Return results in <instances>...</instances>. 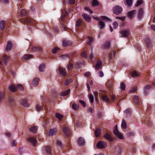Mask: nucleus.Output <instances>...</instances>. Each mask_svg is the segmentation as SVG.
Wrapping results in <instances>:
<instances>
[{"instance_id":"obj_15","label":"nucleus","mask_w":155,"mask_h":155,"mask_svg":"<svg viewBox=\"0 0 155 155\" xmlns=\"http://www.w3.org/2000/svg\"><path fill=\"white\" fill-rule=\"evenodd\" d=\"M8 101L10 105H13L15 104V101L13 97H10L8 99Z\"/></svg>"},{"instance_id":"obj_63","label":"nucleus","mask_w":155,"mask_h":155,"mask_svg":"<svg viewBox=\"0 0 155 155\" xmlns=\"http://www.w3.org/2000/svg\"><path fill=\"white\" fill-rule=\"evenodd\" d=\"M116 136L118 138L121 139H124V137L120 133L118 134Z\"/></svg>"},{"instance_id":"obj_49","label":"nucleus","mask_w":155,"mask_h":155,"mask_svg":"<svg viewBox=\"0 0 155 155\" xmlns=\"http://www.w3.org/2000/svg\"><path fill=\"white\" fill-rule=\"evenodd\" d=\"M132 76L133 77H138L139 74L135 71H133L131 73Z\"/></svg>"},{"instance_id":"obj_40","label":"nucleus","mask_w":155,"mask_h":155,"mask_svg":"<svg viewBox=\"0 0 155 155\" xmlns=\"http://www.w3.org/2000/svg\"><path fill=\"white\" fill-rule=\"evenodd\" d=\"M110 42L109 41L107 42L104 45V48L105 49H108L110 47Z\"/></svg>"},{"instance_id":"obj_3","label":"nucleus","mask_w":155,"mask_h":155,"mask_svg":"<svg viewBox=\"0 0 155 155\" xmlns=\"http://www.w3.org/2000/svg\"><path fill=\"white\" fill-rule=\"evenodd\" d=\"M62 130L65 136L69 137L71 134L69 129L66 127L64 126L63 127Z\"/></svg>"},{"instance_id":"obj_45","label":"nucleus","mask_w":155,"mask_h":155,"mask_svg":"<svg viewBox=\"0 0 155 155\" xmlns=\"http://www.w3.org/2000/svg\"><path fill=\"white\" fill-rule=\"evenodd\" d=\"M55 116L59 120L61 119L63 117V115L59 113H57L55 114Z\"/></svg>"},{"instance_id":"obj_41","label":"nucleus","mask_w":155,"mask_h":155,"mask_svg":"<svg viewBox=\"0 0 155 155\" xmlns=\"http://www.w3.org/2000/svg\"><path fill=\"white\" fill-rule=\"evenodd\" d=\"M73 81V79H70L65 81L64 85L65 86L68 85L69 84L71 83Z\"/></svg>"},{"instance_id":"obj_53","label":"nucleus","mask_w":155,"mask_h":155,"mask_svg":"<svg viewBox=\"0 0 155 155\" xmlns=\"http://www.w3.org/2000/svg\"><path fill=\"white\" fill-rule=\"evenodd\" d=\"M89 99L91 103H93L94 101V98L92 94H90L89 95Z\"/></svg>"},{"instance_id":"obj_26","label":"nucleus","mask_w":155,"mask_h":155,"mask_svg":"<svg viewBox=\"0 0 155 155\" xmlns=\"http://www.w3.org/2000/svg\"><path fill=\"white\" fill-rule=\"evenodd\" d=\"M102 100L107 103H109L110 100L106 95H104L102 96Z\"/></svg>"},{"instance_id":"obj_64","label":"nucleus","mask_w":155,"mask_h":155,"mask_svg":"<svg viewBox=\"0 0 155 155\" xmlns=\"http://www.w3.org/2000/svg\"><path fill=\"white\" fill-rule=\"evenodd\" d=\"M137 90V87L134 86L131 89L130 91V92H135Z\"/></svg>"},{"instance_id":"obj_42","label":"nucleus","mask_w":155,"mask_h":155,"mask_svg":"<svg viewBox=\"0 0 155 155\" xmlns=\"http://www.w3.org/2000/svg\"><path fill=\"white\" fill-rule=\"evenodd\" d=\"M99 5V2L97 0H93L92 3V5L93 6H95Z\"/></svg>"},{"instance_id":"obj_24","label":"nucleus","mask_w":155,"mask_h":155,"mask_svg":"<svg viewBox=\"0 0 155 155\" xmlns=\"http://www.w3.org/2000/svg\"><path fill=\"white\" fill-rule=\"evenodd\" d=\"M5 98V93L3 91H0V102Z\"/></svg>"},{"instance_id":"obj_8","label":"nucleus","mask_w":155,"mask_h":155,"mask_svg":"<svg viewBox=\"0 0 155 155\" xmlns=\"http://www.w3.org/2000/svg\"><path fill=\"white\" fill-rule=\"evenodd\" d=\"M120 33L122 37L124 38L128 37L129 34V31L127 30H123L120 31Z\"/></svg>"},{"instance_id":"obj_38","label":"nucleus","mask_w":155,"mask_h":155,"mask_svg":"<svg viewBox=\"0 0 155 155\" xmlns=\"http://www.w3.org/2000/svg\"><path fill=\"white\" fill-rule=\"evenodd\" d=\"M72 108L74 110H77L79 109V106L78 104H74L72 105Z\"/></svg>"},{"instance_id":"obj_48","label":"nucleus","mask_w":155,"mask_h":155,"mask_svg":"<svg viewBox=\"0 0 155 155\" xmlns=\"http://www.w3.org/2000/svg\"><path fill=\"white\" fill-rule=\"evenodd\" d=\"M101 18L105 21H110V19L105 16H102Z\"/></svg>"},{"instance_id":"obj_34","label":"nucleus","mask_w":155,"mask_h":155,"mask_svg":"<svg viewBox=\"0 0 155 155\" xmlns=\"http://www.w3.org/2000/svg\"><path fill=\"white\" fill-rule=\"evenodd\" d=\"M38 68L40 71H43L45 68V64L44 63L41 64L39 66Z\"/></svg>"},{"instance_id":"obj_22","label":"nucleus","mask_w":155,"mask_h":155,"mask_svg":"<svg viewBox=\"0 0 155 155\" xmlns=\"http://www.w3.org/2000/svg\"><path fill=\"white\" fill-rule=\"evenodd\" d=\"M151 88V86L147 85L144 87V94H147L149 90Z\"/></svg>"},{"instance_id":"obj_54","label":"nucleus","mask_w":155,"mask_h":155,"mask_svg":"<svg viewBox=\"0 0 155 155\" xmlns=\"http://www.w3.org/2000/svg\"><path fill=\"white\" fill-rule=\"evenodd\" d=\"M113 28L114 29H116L118 26V24L117 22L115 21L113 23Z\"/></svg>"},{"instance_id":"obj_30","label":"nucleus","mask_w":155,"mask_h":155,"mask_svg":"<svg viewBox=\"0 0 155 155\" xmlns=\"http://www.w3.org/2000/svg\"><path fill=\"white\" fill-rule=\"evenodd\" d=\"M32 50L33 51H36L38 52H42V49L39 47H34L32 48Z\"/></svg>"},{"instance_id":"obj_13","label":"nucleus","mask_w":155,"mask_h":155,"mask_svg":"<svg viewBox=\"0 0 155 155\" xmlns=\"http://www.w3.org/2000/svg\"><path fill=\"white\" fill-rule=\"evenodd\" d=\"M2 60L3 61V63L5 65H7L8 61V56L6 55H4L2 58Z\"/></svg>"},{"instance_id":"obj_32","label":"nucleus","mask_w":155,"mask_h":155,"mask_svg":"<svg viewBox=\"0 0 155 155\" xmlns=\"http://www.w3.org/2000/svg\"><path fill=\"white\" fill-rule=\"evenodd\" d=\"M101 129L99 128H97L95 131V134L96 137H99L100 135Z\"/></svg>"},{"instance_id":"obj_39","label":"nucleus","mask_w":155,"mask_h":155,"mask_svg":"<svg viewBox=\"0 0 155 155\" xmlns=\"http://www.w3.org/2000/svg\"><path fill=\"white\" fill-rule=\"evenodd\" d=\"M82 20L81 19H79L78 20L76 23V25L77 26H80L82 23Z\"/></svg>"},{"instance_id":"obj_20","label":"nucleus","mask_w":155,"mask_h":155,"mask_svg":"<svg viewBox=\"0 0 155 155\" xmlns=\"http://www.w3.org/2000/svg\"><path fill=\"white\" fill-rule=\"evenodd\" d=\"M56 132V130L55 129H51L49 130L48 133V135L49 136H52L54 135Z\"/></svg>"},{"instance_id":"obj_10","label":"nucleus","mask_w":155,"mask_h":155,"mask_svg":"<svg viewBox=\"0 0 155 155\" xmlns=\"http://www.w3.org/2000/svg\"><path fill=\"white\" fill-rule=\"evenodd\" d=\"M39 80L38 78H35L32 81L31 83V86L35 87L38 85V84Z\"/></svg>"},{"instance_id":"obj_55","label":"nucleus","mask_w":155,"mask_h":155,"mask_svg":"<svg viewBox=\"0 0 155 155\" xmlns=\"http://www.w3.org/2000/svg\"><path fill=\"white\" fill-rule=\"evenodd\" d=\"M62 13L61 14V20L62 21H64V20L65 19L66 17V14L67 13V12H65V14H63V12H62Z\"/></svg>"},{"instance_id":"obj_5","label":"nucleus","mask_w":155,"mask_h":155,"mask_svg":"<svg viewBox=\"0 0 155 155\" xmlns=\"http://www.w3.org/2000/svg\"><path fill=\"white\" fill-rule=\"evenodd\" d=\"M59 71L60 74L63 77H65L67 75L66 70L64 68L60 67L59 68Z\"/></svg>"},{"instance_id":"obj_62","label":"nucleus","mask_w":155,"mask_h":155,"mask_svg":"<svg viewBox=\"0 0 155 155\" xmlns=\"http://www.w3.org/2000/svg\"><path fill=\"white\" fill-rule=\"evenodd\" d=\"M79 102L84 107H85L86 106V104L85 102L81 100H79Z\"/></svg>"},{"instance_id":"obj_9","label":"nucleus","mask_w":155,"mask_h":155,"mask_svg":"<svg viewBox=\"0 0 155 155\" xmlns=\"http://www.w3.org/2000/svg\"><path fill=\"white\" fill-rule=\"evenodd\" d=\"M20 103L21 104L25 107H28L29 106L28 104L26 99H23L20 101Z\"/></svg>"},{"instance_id":"obj_29","label":"nucleus","mask_w":155,"mask_h":155,"mask_svg":"<svg viewBox=\"0 0 155 155\" xmlns=\"http://www.w3.org/2000/svg\"><path fill=\"white\" fill-rule=\"evenodd\" d=\"M37 129V127L34 126L30 128L29 129V131L33 133H35L36 132Z\"/></svg>"},{"instance_id":"obj_37","label":"nucleus","mask_w":155,"mask_h":155,"mask_svg":"<svg viewBox=\"0 0 155 155\" xmlns=\"http://www.w3.org/2000/svg\"><path fill=\"white\" fill-rule=\"evenodd\" d=\"M26 11L24 9H22L20 11V15L21 16H24L26 15Z\"/></svg>"},{"instance_id":"obj_1","label":"nucleus","mask_w":155,"mask_h":155,"mask_svg":"<svg viewBox=\"0 0 155 155\" xmlns=\"http://www.w3.org/2000/svg\"><path fill=\"white\" fill-rule=\"evenodd\" d=\"M122 10L123 9L122 7L118 5H115L112 9L113 13L117 15L120 14L122 12Z\"/></svg>"},{"instance_id":"obj_12","label":"nucleus","mask_w":155,"mask_h":155,"mask_svg":"<svg viewBox=\"0 0 155 155\" xmlns=\"http://www.w3.org/2000/svg\"><path fill=\"white\" fill-rule=\"evenodd\" d=\"M28 141L31 143L32 145L33 146L36 145L37 142V140L33 137H30L28 139Z\"/></svg>"},{"instance_id":"obj_4","label":"nucleus","mask_w":155,"mask_h":155,"mask_svg":"<svg viewBox=\"0 0 155 155\" xmlns=\"http://www.w3.org/2000/svg\"><path fill=\"white\" fill-rule=\"evenodd\" d=\"M33 21V19L28 18L21 19L20 21L21 22L26 23L28 24L32 23Z\"/></svg>"},{"instance_id":"obj_6","label":"nucleus","mask_w":155,"mask_h":155,"mask_svg":"<svg viewBox=\"0 0 155 155\" xmlns=\"http://www.w3.org/2000/svg\"><path fill=\"white\" fill-rule=\"evenodd\" d=\"M126 114V117L128 118L130 117L132 114V110L130 108H128L124 111Z\"/></svg>"},{"instance_id":"obj_7","label":"nucleus","mask_w":155,"mask_h":155,"mask_svg":"<svg viewBox=\"0 0 155 155\" xmlns=\"http://www.w3.org/2000/svg\"><path fill=\"white\" fill-rule=\"evenodd\" d=\"M82 17L83 19L87 22H90L91 21V18L88 15L84 14L82 15Z\"/></svg>"},{"instance_id":"obj_47","label":"nucleus","mask_w":155,"mask_h":155,"mask_svg":"<svg viewBox=\"0 0 155 155\" xmlns=\"http://www.w3.org/2000/svg\"><path fill=\"white\" fill-rule=\"evenodd\" d=\"M32 57V55L31 54H26L24 56L23 58L27 60L31 58Z\"/></svg>"},{"instance_id":"obj_17","label":"nucleus","mask_w":155,"mask_h":155,"mask_svg":"<svg viewBox=\"0 0 155 155\" xmlns=\"http://www.w3.org/2000/svg\"><path fill=\"white\" fill-rule=\"evenodd\" d=\"M134 102L138 105L140 104V103L139 101V97L137 96H134L133 98Z\"/></svg>"},{"instance_id":"obj_16","label":"nucleus","mask_w":155,"mask_h":155,"mask_svg":"<svg viewBox=\"0 0 155 155\" xmlns=\"http://www.w3.org/2000/svg\"><path fill=\"white\" fill-rule=\"evenodd\" d=\"M102 64V62L101 61H97L95 66V69L98 70L101 69Z\"/></svg>"},{"instance_id":"obj_60","label":"nucleus","mask_w":155,"mask_h":155,"mask_svg":"<svg viewBox=\"0 0 155 155\" xmlns=\"http://www.w3.org/2000/svg\"><path fill=\"white\" fill-rule=\"evenodd\" d=\"M85 9L90 14H92L93 13V11L88 7H85Z\"/></svg>"},{"instance_id":"obj_19","label":"nucleus","mask_w":155,"mask_h":155,"mask_svg":"<svg viewBox=\"0 0 155 155\" xmlns=\"http://www.w3.org/2000/svg\"><path fill=\"white\" fill-rule=\"evenodd\" d=\"M12 47V45L10 41L8 42L6 48V51H10Z\"/></svg>"},{"instance_id":"obj_11","label":"nucleus","mask_w":155,"mask_h":155,"mask_svg":"<svg viewBox=\"0 0 155 155\" xmlns=\"http://www.w3.org/2000/svg\"><path fill=\"white\" fill-rule=\"evenodd\" d=\"M72 43V42L67 40H64L62 41V44L64 46H67L71 45Z\"/></svg>"},{"instance_id":"obj_43","label":"nucleus","mask_w":155,"mask_h":155,"mask_svg":"<svg viewBox=\"0 0 155 155\" xmlns=\"http://www.w3.org/2000/svg\"><path fill=\"white\" fill-rule=\"evenodd\" d=\"M126 3L128 6L130 7L132 4V0H126Z\"/></svg>"},{"instance_id":"obj_14","label":"nucleus","mask_w":155,"mask_h":155,"mask_svg":"<svg viewBox=\"0 0 155 155\" xmlns=\"http://www.w3.org/2000/svg\"><path fill=\"white\" fill-rule=\"evenodd\" d=\"M78 142L79 145L82 146L85 143L84 139L82 137H80L78 138Z\"/></svg>"},{"instance_id":"obj_61","label":"nucleus","mask_w":155,"mask_h":155,"mask_svg":"<svg viewBox=\"0 0 155 155\" xmlns=\"http://www.w3.org/2000/svg\"><path fill=\"white\" fill-rule=\"evenodd\" d=\"M119 133H119L118 130L117 128V127H116L114 130V134L115 135H116V136Z\"/></svg>"},{"instance_id":"obj_2","label":"nucleus","mask_w":155,"mask_h":155,"mask_svg":"<svg viewBox=\"0 0 155 155\" xmlns=\"http://www.w3.org/2000/svg\"><path fill=\"white\" fill-rule=\"evenodd\" d=\"M107 146V144L104 141H99L97 144V147L99 149H103L106 147Z\"/></svg>"},{"instance_id":"obj_46","label":"nucleus","mask_w":155,"mask_h":155,"mask_svg":"<svg viewBox=\"0 0 155 155\" xmlns=\"http://www.w3.org/2000/svg\"><path fill=\"white\" fill-rule=\"evenodd\" d=\"M126 87V85L124 83H122L120 84V88L121 90L124 91L125 90Z\"/></svg>"},{"instance_id":"obj_57","label":"nucleus","mask_w":155,"mask_h":155,"mask_svg":"<svg viewBox=\"0 0 155 155\" xmlns=\"http://www.w3.org/2000/svg\"><path fill=\"white\" fill-rule=\"evenodd\" d=\"M17 88H19L21 90H23L24 89V87L22 85L18 84L17 85Z\"/></svg>"},{"instance_id":"obj_21","label":"nucleus","mask_w":155,"mask_h":155,"mask_svg":"<svg viewBox=\"0 0 155 155\" xmlns=\"http://www.w3.org/2000/svg\"><path fill=\"white\" fill-rule=\"evenodd\" d=\"M104 137L106 139L109 140L110 141H112L113 140V138L111 135L108 133H106L104 135Z\"/></svg>"},{"instance_id":"obj_51","label":"nucleus","mask_w":155,"mask_h":155,"mask_svg":"<svg viewBox=\"0 0 155 155\" xmlns=\"http://www.w3.org/2000/svg\"><path fill=\"white\" fill-rule=\"evenodd\" d=\"M56 145L57 146H59L60 148L62 147V144L61 143L59 140H56Z\"/></svg>"},{"instance_id":"obj_25","label":"nucleus","mask_w":155,"mask_h":155,"mask_svg":"<svg viewBox=\"0 0 155 155\" xmlns=\"http://www.w3.org/2000/svg\"><path fill=\"white\" fill-rule=\"evenodd\" d=\"M135 11V10H132L128 12L127 14L128 17L130 19H132L133 18V15Z\"/></svg>"},{"instance_id":"obj_58","label":"nucleus","mask_w":155,"mask_h":155,"mask_svg":"<svg viewBox=\"0 0 155 155\" xmlns=\"http://www.w3.org/2000/svg\"><path fill=\"white\" fill-rule=\"evenodd\" d=\"M109 58L110 59L112 60L114 58V52L113 51H111L109 55Z\"/></svg>"},{"instance_id":"obj_33","label":"nucleus","mask_w":155,"mask_h":155,"mask_svg":"<svg viewBox=\"0 0 155 155\" xmlns=\"http://www.w3.org/2000/svg\"><path fill=\"white\" fill-rule=\"evenodd\" d=\"M146 42L147 48L149 47L151 45V41L150 38L147 37L146 38Z\"/></svg>"},{"instance_id":"obj_44","label":"nucleus","mask_w":155,"mask_h":155,"mask_svg":"<svg viewBox=\"0 0 155 155\" xmlns=\"http://www.w3.org/2000/svg\"><path fill=\"white\" fill-rule=\"evenodd\" d=\"M88 42L87 43V44L89 45H91V44L92 42L93 41V38L91 37H88Z\"/></svg>"},{"instance_id":"obj_59","label":"nucleus","mask_w":155,"mask_h":155,"mask_svg":"<svg viewBox=\"0 0 155 155\" xmlns=\"http://www.w3.org/2000/svg\"><path fill=\"white\" fill-rule=\"evenodd\" d=\"M73 67V64L71 62H69L68 65V69L69 70H71Z\"/></svg>"},{"instance_id":"obj_23","label":"nucleus","mask_w":155,"mask_h":155,"mask_svg":"<svg viewBox=\"0 0 155 155\" xmlns=\"http://www.w3.org/2000/svg\"><path fill=\"white\" fill-rule=\"evenodd\" d=\"M121 127L122 128L124 129H126L127 128V122L124 119L122 120Z\"/></svg>"},{"instance_id":"obj_31","label":"nucleus","mask_w":155,"mask_h":155,"mask_svg":"<svg viewBox=\"0 0 155 155\" xmlns=\"http://www.w3.org/2000/svg\"><path fill=\"white\" fill-rule=\"evenodd\" d=\"M143 10L142 8H140L138 12V17L140 19L143 15Z\"/></svg>"},{"instance_id":"obj_28","label":"nucleus","mask_w":155,"mask_h":155,"mask_svg":"<svg viewBox=\"0 0 155 155\" xmlns=\"http://www.w3.org/2000/svg\"><path fill=\"white\" fill-rule=\"evenodd\" d=\"M98 25L100 28H103L105 26V24L104 22L101 21H100L99 22Z\"/></svg>"},{"instance_id":"obj_52","label":"nucleus","mask_w":155,"mask_h":155,"mask_svg":"<svg viewBox=\"0 0 155 155\" xmlns=\"http://www.w3.org/2000/svg\"><path fill=\"white\" fill-rule=\"evenodd\" d=\"M127 134L129 136L131 137L134 136L135 133L134 132L129 131L127 132Z\"/></svg>"},{"instance_id":"obj_35","label":"nucleus","mask_w":155,"mask_h":155,"mask_svg":"<svg viewBox=\"0 0 155 155\" xmlns=\"http://www.w3.org/2000/svg\"><path fill=\"white\" fill-rule=\"evenodd\" d=\"M45 150L48 154H50L51 153V149L50 147L46 146L45 147Z\"/></svg>"},{"instance_id":"obj_50","label":"nucleus","mask_w":155,"mask_h":155,"mask_svg":"<svg viewBox=\"0 0 155 155\" xmlns=\"http://www.w3.org/2000/svg\"><path fill=\"white\" fill-rule=\"evenodd\" d=\"M82 57L84 58H86L87 57V53L86 51H84L81 54Z\"/></svg>"},{"instance_id":"obj_18","label":"nucleus","mask_w":155,"mask_h":155,"mask_svg":"<svg viewBox=\"0 0 155 155\" xmlns=\"http://www.w3.org/2000/svg\"><path fill=\"white\" fill-rule=\"evenodd\" d=\"M8 88L11 91L14 92L16 91L17 87L14 85H11L9 86Z\"/></svg>"},{"instance_id":"obj_56","label":"nucleus","mask_w":155,"mask_h":155,"mask_svg":"<svg viewBox=\"0 0 155 155\" xmlns=\"http://www.w3.org/2000/svg\"><path fill=\"white\" fill-rule=\"evenodd\" d=\"M143 2V0H138L136 5V6L137 7L141 5Z\"/></svg>"},{"instance_id":"obj_36","label":"nucleus","mask_w":155,"mask_h":155,"mask_svg":"<svg viewBox=\"0 0 155 155\" xmlns=\"http://www.w3.org/2000/svg\"><path fill=\"white\" fill-rule=\"evenodd\" d=\"M70 89H68L67 91L62 92L61 93V96H66L70 92Z\"/></svg>"},{"instance_id":"obj_27","label":"nucleus","mask_w":155,"mask_h":155,"mask_svg":"<svg viewBox=\"0 0 155 155\" xmlns=\"http://www.w3.org/2000/svg\"><path fill=\"white\" fill-rule=\"evenodd\" d=\"M5 21L2 20L0 22V29L3 30L4 29L5 24Z\"/></svg>"}]
</instances>
